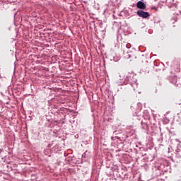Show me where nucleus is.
Instances as JSON below:
<instances>
[{
	"label": "nucleus",
	"instance_id": "obj_1",
	"mask_svg": "<svg viewBox=\"0 0 181 181\" xmlns=\"http://www.w3.org/2000/svg\"><path fill=\"white\" fill-rule=\"evenodd\" d=\"M137 15L138 16H139V18H143L144 19H146V18H149V16H151L149 13L144 11L142 10H139L137 11Z\"/></svg>",
	"mask_w": 181,
	"mask_h": 181
},
{
	"label": "nucleus",
	"instance_id": "obj_2",
	"mask_svg": "<svg viewBox=\"0 0 181 181\" xmlns=\"http://www.w3.org/2000/svg\"><path fill=\"white\" fill-rule=\"evenodd\" d=\"M136 7L139 8V9H146V4L142 1H138L137 4H136Z\"/></svg>",
	"mask_w": 181,
	"mask_h": 181
}]
</instances>
